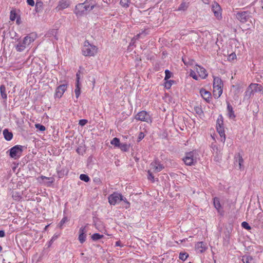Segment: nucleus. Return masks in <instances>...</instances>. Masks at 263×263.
Segmentation results:
<instances>
[{
	"label": "nucleus",
	"instance_id": "nucleus-1",
	"mask_svg": "<svg viewBox=\"0 0 263 263\" xmlns=\"http://www.w3.org/2000/svg\"><path fill=\"white\" fill-rule=\"evenodd\" d=\"M95 6L93 0H86L84 3L76 5L74 13L77 15H83L92 10Z\"/></svg>",
	"mask_w": 263,
	"mask_h": 263
},
{
	"label": "nucleus",
	"instance_id": "nucleus-2",
	"mask_svg": "<svg viewBox=\"0 0 263 263\" xmlns=\"http://www.w3.org/2000/svg\"><path fill=\"white\" fill-rule=\"evenodd\" d=\"M36 35L33 33L25 36L22 41H20L15 46V49L18 52L23 51L30 44L36 39Z\"/></svg>",
	"mask_w": 263,
	"mask_h": 263
},
{
	"label": "nucleus",
	"instance_id": "nucleus-3",
	"mask_svg": "<svg viewBox=\"0 0 263 263\" xmlns=\"http://www.w3.org/2000/svg\"><path fill=\"white\" fill-rule=\"evenodd\" d=\"M81 50L85 57H95L98 52V48L86 40L84 42Z\"/></svg>",
	"mask_w": 263,
	"mask_h": 263
},
{
	"label": "nucleus",
	"instance_id": "nucleus-4",
	"mask_svg": "<svg viewBox=\"0 0 263 263\" xmlns=\"http://www.w3.org/2000/svg\"><path fill=\"white\" fill-rule=\"evenodd\" d=\"M223 86V84L222 80L219 77H214L213 84V94L215 98H219L222 95Z\"/></svg>",
	"mask_w": 263,
	"mask_h": 263
},
{
	"label": "nucleus",
	"instance_id": "nucleus-5",
	"mask_svg": "<svg viewBox=\"0 0 263 263\" xmlns=\"http://www.w3.org/2000/svg\"><path fill=\"white\" fill-rule=\"evenodd\" d=\"M108 202L111 205H114L119 201H123L127 204L125 206L126 209L129 208L130 206V203L127 199L125 198H124L122 194L116 192H115L110 195L108 197Z\"/></svg>",
	"mask_w": 263,
	"mask_h": 263
},
{
	"label": "nucleus",
	"instance_id": "nucleus-6",
	"mask_svg": "<svg viewBox=\"0 0 263 263\" xmlns=\"http://www.w3.org/2000/svg\"><path fill=\"white\" fill-rule=\"evenodd\" d=\"M256 93H263V87L259 84L252 83L248 87L245 96L250 98Z\"/></svg>",
	"mask_w": 263,
	"mask_h": 263
},
{
	"label": "nucleus",
	"instance_id": "nucleus-7",
	"mask_svg": "<svg viewBox=\"0 0 263 263\" xmlns=\"http://www.w3.org/2000/svg\"><path fill=\"white\" fill-rule=\"evenodd\" d=\"M195 68L198 75H197L195 71L193 70H191L190 73V76L194 79L198 80L199 77L202 79H205L207 77L208 73L204 68L198 65H196Z\"/></svg>",
	"mask_w": 263,
	"mask_h": 263
},
{
	"label": "nucleus",
	"instance_id": "nucleus-8",
	"mask_svg": "<svg viewBox=\"0 0 263 263\" xmlns=\"http://www.w3.org/2000/svg\"><path fill=\"white\" fill-rule=\"evenodd\" d=\"M135 119L137 121L145 122L151 124L153 122L152 116L145 110H142L138 112L135 116Z\"/></svg>",
	"mask_w": 263,
	"mask_h": 263
},
{
	"label": "nucleus",
	"instance_id": "nucleus-9",
	"mask_svg": "<svg viewBox=\"0 0 263 263\" xmlns=\"http://www.w3.org/2000/svg\"><path fill=\"white\" fill-rule=\"evenodd\" d=\"M22 151V146L15 145L10 149V156L14 159H18L21 156Z\"/></svg>",
	"mask_w": 263,
	"mask_h": 263
},
{
	"label": "nucleus",
	"instance_id": "nucleus-10",
	"mask_svg": "<svg viewBox=\"0 0 263 263\" xmlns=\"http://www.w3.org/2000/svg\"><path fill=\"white\" fill-rule=\"evenodd\" d=\"M183 161L187 165H194L196 162L194 152L186 153L185 157L183 158Z\"/></svg>",
	"mask_w": 263,
	"mask_h": 263
},
{
	"label": "nucleus",
	"instance_id": "nucleus-11",
	"mask_svg": "<svg viewBox=\"0 0 263 263\" xmlns=\"http://www.w3.org/2000/svg\"><path fill=\"white\" fill-rule=\"evenodd\" d=\"M212 10L216 18L218 20H221L222 18V9L220 6L217 2L213 3Z\"/></svg>",
	"mask_w": 263,
	"mask_h": 263
},
{
	"label": "nucleus",
	"instance_id": "nucleus-12",
	"mask_svg": "<svg viewBox=\"0 0 263 263\" xmlns=\"http://www.w3.org/2000/svg\"><path fill=\"white\" fill-rule=\"evenodd\" d=\"M87 232V226L81 227L79 231L78 240L81 243H83L86 239V233Z\"/></svg>",
	"mask_w": 263,
	"mask_h": 263
},
{
	"label": "nucleus",
	"instance_id": "nucleus-13",
	"mask_svg": "<svg viewBox=\"0 0 263 263\" xmlns=\"http://www.w3.org/2000/svg\"><path fill=\"white\" fill-rule=\"evenodd\" d=\"M151 169L155 173H158L162 170L164 167L158 161L155 160L151 163Z\"/></svg>",
	"mask_w": 263,
	"mask_h": 263
},
{
	"label": "nucleus",
	"instance_id": "nucleus-14",
	"mask_svg": "<svg viewBox=\"0 0 263 263\" xmlns=\"http://www.w3.org/2000/svg\"><path fill=\"white\" fill-rule=\"evenodd\" d=\"M222 121L218 120L216 124V129L217 132L221 138H223L222 141H224L226 140V135L224 133V128L222 126Z\"/></svg>",
	"mask_w": 263,
	"mask_h": 263
},
{
	"label": "nucleus",
	"instance_id": "nucleus-15",
	"mask_svg": "<svg viewBox=\"0 0 263 263\" xmlns=\"http://www.w3.org/2000/svg\"><path fill=\"white\" fill-rule=\"evenodd\" d=\"M249 13L247 11L237 12L236 18L242 23H246L249 17Z\"/></svg>",
	"mask_w": 263,
	"mask_h": 263
},
{
	"label": "nucleus",
	"instance_id": "nucleus-16",
	"mask_svg": "<svg viewBox=\"0 0 263 263\" xmlns=\"http://www.w3.org/2000/svg\"><path fill=\"white\" fill-rule=\"evenodd\" d=\"M67 85L63 84L58 86L56 90L54 95L55 98H60L62 97L63 95L67 89Z\"/></svg>",
	"mask_w": 263,
	"mask_h": 263
},
{
	"label": "nucleus",
	"instance_id": "nucleus-17",
	"mask_svg": "<svg viewBox=\"0 0 263 263\" xmlns=\"http://www.w3.org/2000/svg\"><path fill=\"white\" fill-rule=\"evenodd\" d=\"M200 93L202 98L207 102H209L211 99V92L206 90L205 89L202 88L200 90Z\"/></svg>",
	"mask_w": 263,
	"mask_h": 263
},
{
	"label": "nucleus",
	"instance_id": "nucleus-18",
	"mask_svg": "<svg viewBox=\"0 0 263 263\" xmlns=\"http://www.w3.org/2000/svg\"><path fill=\"white\" fill-rule=\"evenodd\" d=\"M69 6V3L67 0H61L58 6L56 8V9L58 11L63 10L65 8H68Z\"/></svg>",
	"mask_w": 263,
	"mask_h": 263
},
{
	"label": "nucleus",
	"instance_id": "nucleus-19",
	"mask_svg": "<svg viewBox=\"0 0 263 263\" xmlns=\"http://www.w3.org/2000/svg\"><path fill=\"white\" fill-rule=\"evenodd\" d=\"M195 248L197 250H198L200 253H203L205 252L208 247L206 246V244L204 243L202 241L198 242L195 245Z\"/></svg>",
	"mask_w": 263,
	"mask_h": 263
},
{
	"label": "nucleus",
	"instance_id": "nucleus-20",
	"mask_svg": "<svg viewBox=\"0 0 263 263\" xmlns=\"http://www.w3.org/2000/svg\"><path fill=\"white\" fill-rule=\"evenodd\" d=\"M227 110L229 117L231 119H234L236 116L234 114L233 107L229 103H227Z\"/></svg>",
	"mask_w": 263,
	"mask_h": 263
},
{
	"label": "nucleus",
	"instance_id": "nucleus-21",
	"mask_svg": "<svg viewBox=\"0 0 263 263\" xmlns=\"http://www.w3.org/2000/svg\"><path fill=\"white\" fill-rule=\"evenodd\" d=\"M242 261L243 263H256L254 259L249 255L243 256L242 257Z\"/></svg>",
	"mask_w": 263,
	"mask_h": 263
},
{
	"label": "nucleus",
	"instance_id": "nucleus-22",
	"mask_svg": "<svg viewBox=\"0 0 263 263\" xmlns=\"http://www.w3.org/2000/svg\"><path fill=\"white\" fill-rule=\"evenodd\" d=\"M3 135L5 139L7 141L11 140L13 138V134L11 132H9L7 129L3 130Z\"/></svg>",
	"mask_w": 263,
	"mask_h": 263
},
{
	"label": "nucleus",
	"instance_id": "nucleus-23",
	"mask_svg": "<svg viewBox=\"0 0 263 263\" xmlns=\"http://www.w3.org/2000/svg\"><path fill=\"white\" fill-rule=\"evenodd\" d=\"M213 204L214 207L217 209V210L219 212L221 209V205L219 199L217 197H214L213 198Z\"/></svg>",
	"mask_w": 263,
	"mask_h": 263
},
{
	"label": "nucleus",
	"instance_id": "nucleus-24",
	"mask_svg": "<svg viewBox=\"0 0 263 263\" xmlns=\"http://www.w3.org/2000/svg\"><path fill=\"white\" fill-rule=\"evenodd\" d=\"M0 92L2 98L5 100H6L7 99V95L6 93V89L4 85H1Z\"/></svg>",
	"mask_w": 263,
	"mask_h": 263
},
{
	"label": "nucleus",
	"instance_id": "nucleus-25",
	"mask_svg": "<svg viewBox=\"0 0 263 263\" xmlns=\"http://www.w3.org/2000/svg\"><path fill=\"white\" fill-rule=\"evenodd\" d=\"M12 197L15 201H20L22 198L21 194L17 191H12Z\"/></svg>",
	"mask_w": 263,
	"mask_h": 263
},
{
	"label": "nucleus",
	"instance_id": "nucleus-26",
	"mask_svg": "<svg viewBox=\"0 0 263 263\" xmlns=\"http://www.w3.org/2000/svg\"><path fill=\"white\" fill-rule=\"evenodd\" d=\"M43 3L42 1H38L35 4V11L36 12H40L42 11L43 9Z\"/></svg>",
	"mask_w": 263,
	"mask_h": 263
},
{
	"label": "nucleus",
	"instance_id": "nucleus-27",
	"mask_svg": "<svg viewBox=\"0 0 263 263\" xmlns=\"http://www.w3.org/2000/svg\"><path fill=\"white\" fill-rule=\"evenodd\" d=\"M130 1L131 0H121L120 4L123 8H127L129 6Z\"/></svg>",
	"mask_w": 263,
	"mask_h": 263
},
{
	"label": "nucleus",
	"instance_id": "nucleus-28",
	"mask_svg": "<svg viewBox=\"0 0 263 263\" xmlns=\"http://www.w3.org/2000/svg\"><path fill=\"white\" fill-rule=\"evenodd\" d=\"M76 88L75 89L74 92L76 94V97L77 98H78L81 94V87H80V83H76Z\"/></svg>",
	"mask_w": 263,
	"mask_h": 263
},
{
	"label": "nucleus",
	"instance_id": "nucleus-29",
	"mask_svg": "<svg viewBox=\"0 0 263 263\" xmlns=\"http://www.w3.org/2000/svg\"><path fill=\"white\" fill-rule=\"evenodd\" d=\"M188 7V6L187 4L183 2L181 3V4L180 5L179 7L178 8V11H185L187 9Z\"/></svg>",
	"mask_w": 263,
	"mask_h": 263
},
{
	"label": "nucleus",
	"instance_id": "nucleus-30",
	"mask_svg": "<svg viewBox=\"0 0 263 263\" xmlns=\"http://www.w3.org/2000/svg\"><path fill=\"white\" fill-rule=\"evenodd\" d=\"M236 161L238 162V164L239 166V168H241L242 164L243 162V160L242 159V156L238 154L236 157H235Z\"/></svg>",
	"mask_w": 263,
	"mask_h": 263
},
{
	"label": "nucleus",
	"instance_id": "nucleus-31",
	"mask_svg": "<svg viewBox=\"0 0 263 263\" xmlns=\"http://www.w3.org/2000/svg\"><path fill=\"white\" fill-rule=\"evenodd\" d=\"M111 144L115 145V146L119 147L121 144H120V140L118 138H114L110 142Z\"/></svg>",
	"mask_w": 263,
	"mask_h": 263
},
{
	"label": "nucleus",
	"instance_id": "nucleus-32",
	"mask_svg": "<svg viewBox=\"0 0 263 263\" xmlns=\"http://www.w3.org/2000/svg\"><path fill=\"white\" fill-rule=\"evenodd\" d=\"M103 237V235L99 233H95L91 236V238L93 240H97L102 238Z\"/></svg>",
	"mask_w": 263,
	"mask_h": 263
},
{
	"label": "nucleus",
	"instance_id": "nucleus-33",
	"mask_svg": "<svg viewBox=\"0 0 263 263\" xmlns=\"http://www.w3.org/2000/svg\"><path fill=\"white\" fill-rule=\"evenodd\" d=\"M189 257V254L185 252H180L179 254V259L184 261Z\"/></svg>",
	"mask_w": 263,
	"mask_h": 263
},
{
	"label": "nucleus",
	"instance_id": "nucleus-34",
	"mask_svg": "<svg viewBox=\"0 0 263 263\" xmlns=\"http://www.w3.org/2000/svg\"><path fill=\"white\" fill-rule=\"evenodd\" d=\"M80 179L86 182H88L90 180L89 177L86 174H81L80 176Z\"/></svg>",
	"mask_w": 263,
	"mask_h": 263
},
{
	"label": "nucleus",
	"instance_id": "nucleus-35",
	"mask_svg": "<svg viewBox=\"0 0 263 263\" xmlns=\"http://www.w3.org/2000/svg\"><path fill=\"white\" fill-rule=\"evenodd\" d=\"M68 221L67 217H64L59 223V227L60 229H62L64 224Z\"/></svg>",
	"mask_w": 263,
	"mask_h": 263
},
{
	"label": "nucleus",
	"instance_id": "nucleus-36",
	"mask_svg": "<svg viewBox=\"0 0 263 263\" xmlns=\"http://www.w3.org/2000/svg\"><path fill=\"white\" fill-rule=\"evenodd\" d=\"M173 83V81L172 80L166 81L164 83L165 88H166L167 89H170Z\"/></svg>",
	"mask_w": 263,
	"mask_h": 263
},
{
	"label": "nucleus",
	"instance_id": "nucleus-37",
	"mask_svg": "<svg viewBox=\"0 0 263 263\" xmlns=\"http://www.w3.org/2000/svg\"><path fill=\"white\" fill-rule=\"evenodd\" d=\"M16 13L15 10L10 11V19L11 21H14L16 18Z\"/></svg>",
	"mask_w": 263,
	"mask_h": 263
},
{
	"label": "nucleus",
	"instance_id": "nucleus-38",
	"mask_svg": "<svg viewBox=\"0 0 263 263\" xmlns=\"http://www.w3.org/2000/svg\"><path fill=\"white\" fill-rule=\"evenodd\" d=\"M194 110L199 115H201L203 114V112L201 109V108L199 106H196L194 107Z\"/></svg>",
	"mask_w": 263,
	"mask_h": 263
},
{
	"label": "nucleus",
	"instance_id": "nucleus-39",
	"mask_svg": "<svg viewBox=\"0 0 263 263\" xmlns=\"http://www.w3.org/2000/svg\"><path fill=\"white\" fill-rule=\"evenodd\" d=\"M241 227L248 230H249L251 229V227L249 226V223L247 222L243 221L241 223Z\"/></svg>",
	"mask_w": 263,
	"mask_h": 263
},
{
	"label": "nucleus",
	"instance_id": "nucleus-40",
	"mask_svg": "<svg viewBox=\"0 0 263 263\" xmlns=\"http://www.w3.org/2000/svg\"><path fill=\"white\" fill-rule=\"evenodd\" d=\"M165 80H167L168 79H170L171 77L172 73L168 70H165Z\"/></svg>",
	"mask_w": 263,
	"mask_h": 263
},
{
	"label": "nucleus",
	"instance_id": "nucleus-41",
	"mask_svg": "<svg viewBox=\"0 0 263 263\" xmlns=\"http://www.w3.org/2000/svg\"><path fill=\"white\" fill-rule=\"evenodd\" d=\"M236 59V55L235 53H232L228 57V60L229 61H232Z\"/></svg>",
	"mask_w": 263,
	"mask_h": 263
},
{
	"label": "nucleus",
	"instance_id": "nucleus-42",
	"mask_svg": "<svg viewBox=\"0 0 263 263\" xmlns=\"http://www.w3.org/2000/svg\"><path fill=\"white\" fill-rule=\"evenodd\" d=\"M119 147L122 151L124 152L127 151L128 149V147L127 144H121Z\"/></svg>",
	"mask_w": 263,
	"mask_h": 263
},
{
	"label": "nucleus",
	"instance_id": "nucleus-43",
	"mask_svg": "<svg viewBox=\"0 0 263 263\" xmlns=\"http://www.w3.org/2000/svg\"><path fill=\"white\" fill-rule=\"evenodd\" d=\"M35 127L41 131H45L46 129V128L44 125H41L40 124H35Z\"/></svg>",
	"mask_w": 263,
	"mask_h": 263
},
{
	"label": "nucleus",
	"instance_id": "nucleus-44",
	"mask_svg": "<svg viewBox=\"0 0 263 263\" xmlns=\"http://www.w3.org/2000/svg\"><path fill=\"white\" fill-rule=\"evenodd\" d=\"M147 173H148V179L149 180H151L153 182H154V176L152 174V173L151 172V171L148 170Z\"/></svg>",
	"mask_w": 263,
	"mask_h": 263
},
{
	"label": "nucleus",
	"instance_id": "nucleus-45",
	"mask_svg": "<svg viewBox=\"0 0 263 263\" xmlns=\"http://www.w3.org/2000/svg\"><path fill=\"white\" fill-rule=\"evenodd\" d=\"M145 137V135L143 132H140L139 134L138 137V141L139 142L141 140H142Z\"/></svg>",
	"mask_w": 263,
	"mask_h": 263
},
{
	"label": "nucleus",
	"instance_id": "nucleus-46",
	"mask_svg": "<svg viewBox=\"0 0 263 263\" xmlns=\"http://www.w3.org/2000/svg\"><path fill=\"white\" fill-rule=\"evenodd\" d=\"M87 120L86 119H81L79 121V125L81 126H84L87 123Z\"/></svg>",
	"mask_w": 263,
	"mask_h": 263
},
{
	"label": "nucleus",
	"instance_id": "nucleus-47",
	"mask_svg": "<svg viewBox=\"0 0 263 263\" xmlns=\"http://www.w3.org/2000/svg\"><path fill=\"white\" fill-rule=\"evenodd\" d=\"M40 177L42 179V180H44V179L51 180L50 182L51 183H52L53 182V179L52 178L47 177H46L44 176H41Z\"/></svg>",
	"mask_w": 263,
	"mask_h": 263
},
{
	"label": "nucleus",
	"instance_id": "nucleus-48",
	"mask_svg": "<svg viewBox=\"0 0 263 263\" xmlns=\"http://www.w3.org/2000/svg\"><path fill=\"white\" fill-rule=\"evenodd\" d=\"M27 4L31 6H33L34 5V0H27Z\"/></svg>",
	"mask_w": 263,
	"mask_h": 263
},
{
	"label": "nucleus",
	"instance_id": "nucleus-49",
	"mask_svg": "<svg viewBox=\"0 0 263 263\" xmlns=\"http://www.w3.org/2000/svg\"><path fill=\"white\" fill-rule=\"evenodd\" d=\"M5 236V233L4 231L1 230L0 231V237H4Z\"/></svg>",
	"mask_w": 263,
	"mask_h": 263
},
{
	"label": "nucleus",
	"instance_id": "nucleus-50",
	"mask_svg": "<svg viewBox=\"0 0 263 263\" xmlns=\"http://www.w3.org/2000/svg\"><path fill=\"white\" fill-rule=\"evenodd\" d=\"M116 246H119V247H123V245H121V242L120 241H117L116 242Z\"/></svg>",
	"mask_w": 263,
	"mask_h": 263
},
{
	"label": "nucleus",
	"instance_id": "nucleus-51",
	"mask_svg": "<svg viewBox=\"0 0 263 263\" xmlns=\"http://www.w3.org/2000/svg\"><path fill=\"white\" fill-rule=\"evenodd\" d=\"M80 74L77 73V82L76 83H80Z\"/></svg>",
	"mask_w": 263,
	"mask_h": 263
},
{
	"label": "nucleus",
	"instance_id": "nucleus-52",
	"mask_svg": "<svg viewBox=\"0 0 263 263\" xmlns=\"http://www.w3.org/2000/svg\"><path fill=\"white\" fill-rule=\"evenodd\" d=\"M2 250V247L0 246V252Z\"/></svg>",
	"mask_w": 263,
	"mask_h": 263
},
{
	"label": "nucleus",
	"instance_id": "nucleus-53",
	"mask_svg": "<svg viewBox=\"0 0 263 263\" xmlns=\"http://www.w3.org/2000/svg\"><path fill=\"white\" fill-rule=\"evenodd\" d=\"M182 61H183V62L185 63V62H184V59H182Z\"/></svg>",
	"mask_w": 263,
	"mask_h": 263
}]
</instances>
